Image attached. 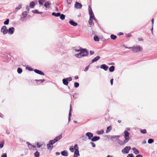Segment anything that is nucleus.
Masks as SVG:
<instances>
[{
  "label": "nucleus",
  "instance_id": "obj_1",
  "mask_svg": "<svg viewBox=\"0 0 157 157\" xmlns=\"http://www.w3.org/2000/svg\"><path fill=\"white\" fill-rule=\"evenodd\" d=\"M88 10L89 14L90 15V19L89 20V23L90 25H91L93 23V20H95V18L94 17V13L90 6H89Z\"/></svg>",
  "mask_w": 157,
  "mask_h": 157
},
{
  "label": "nucleus",
  "instance_id": "obj_2",
  "mask_svg": "<svg viewBox=\"0 0 157 157\" xmlns=\"http://www.w3.org/2000/svg\"><path fill=\"white\" fill-rule=\"evenodd\" d=\"M79 58L87 56L89 52L85 48H82L79 47Z\"/></svg>",
  "mask_w": 157,
  "mask_h": 157
},
{
  "label": "nucleus",
  "instance_id": "obj_3",
  "mask_svg": "<svg viewBox=\"0 0 157 157\" xmlns=\"http://www.w3.org/2000/svg\"><path fill=\"white\" fill-rule=\"evenodd\" d=\"M142 48L140 45H136L133 47L132 52L134 53L139 52L142 51Z\"/></svg>",
  "mask_w": 157,
  "mask_h": 157
},
{
  "label": "nucleus",
  "instance_id": "obj_4",
  "mask_svg": "<svg viewBox=\"0 0 157 157\" xmlns=\"http://www.w3.org/2000/svg\"><path fill=\"white\" fill-rule=\"evenodd\" d=\"M131 149V147L130 146H126L122 151V152L124 154H127L129 152V151Z\"/></svg>",
  "mask_w": 157,
  "mask_h": 157
},
{
  "label": "nucleus",
  "instance_id": "obj_5",
  "mask_svg": "<svg viewBox=\"0 0 157 157\" xmlns=\"http://www.w3.org/2000/svg\"><path fill=\"white\" fill-rule=\"evenodd\" d=\"M72 78L71 77L63 79V84L65 85H67L68 83V81H70L72 80Z\"/></svg>",
  "mask_w": 157,
  "mask_h": 157
},
{
  "label": "nucleus",
  "instance_id": "obj_6",
  "mask_svg": "<svg viewBox=\"0 0 157 157\" xmlns=\"http://www.w3.org/2000/svg\"><path fill=\"white\" fill-rule=\"evenodd\" d=\"M1 31L3 34L5 35L7 33L8 30L7 29L6 26L5 25H4L2 27Z\"/></svg>",
  "mask_w": 157,
  "mask_h": 157
},
{
  "label": "nucleus",
  "instance_id": "obj_7",
  "mask_svg": "<svg viewBox=\"0 0 157 157\" xmlns=\"http://www.w3.org/2000/svg\"><path fill=\"white\" fill-rule=\"evenodd\" d=\"M124 138H125V140L127 141H128L130 139V138L129 137V133L126 130H125L124 132Z\"/></svg>",
  "mask_w": 157,
  "mask_h": 157
},
{
  "label": "nucleus",
  "instance_id": "obj_8",
  "mask_svg": "<svg viewBox=\"0 0 157 157\" xmlns=\"http://www.w3.org/2000/svg\"><path fill=\"white\" fill-rule=\"evenodd\" d=\"M128 142V141L125 140H124V141H122L119 139L117 140L118 143L121 145H123Z\"/></svg>",
  "mask_w": 157,
  "mask_h": 157
},
{
  "label": "nucleus",
  "instance_id": "obj_9",
  "mask_svg": "<svg viewBox=\"0 0 157 157\" xmlns=\"http://www.w3.org/2000/svg\"><path fill=\"white\" fill-rule=\"evenodd\" d=\"M28 13V12L27 11H24L23 12L22 14V15L23 16V17H21L20 20L22 21H23L24 20V18L25 17L27 16Z\"/></svg>",
  "mask_w": 157,
  "mask_h": 157
},
{
  "label": "nucleus",
  "instance_id": "obj_10",
  "mask_svg": "<svg viewBox=\"0 0 157 157\" xmlns=\"http://www.w3.org/2000/svg\"><path fill=\"white\" fill-rule=\"evenodd\" d=\"M86 135L88 137V138L89 140H91L93 136V134L90 132H87L86 133Z\"/></svg>",
  "mask_w": 157,
  "mask_h": 157
},
{
  "label": "nucleus",
  "instance_id": "obj_11",
  "mask_svg": "<svg viewBox=\"0 0 157 157\" xmlns=\"http://www.w3.org/2000/svg\"><path fill=\"white\" fill-rule=\"evenodd\" d=\"M69 24L74 26H76L78 25V23L74 21L73 20H71L69 21Z\"/></svg>",
  "mask_w": 157,
  "mask_h": 157
},
{
  "label": "nucleus",
  "instance_id": "obj_12",
  "mask_svg": "<svg viewBox=\"0 0 157 157\" xmlns=\"http://www.w3.org/2000/svg\"><path fill=\"white\" fill-rule=\"evenodd\" d=\"M100 139V137L98 136H94L91 139V140L93 142L96 141H97L98 140Z\"/></svg>",
  "mask_w": 157,
  "mask_h": 157
},
{
  "label": "nucleus",
  "instance_id": "obj_13",
  "mask_svg": "<svg viewBox=\"0 0 157 157\" xmlns=\"http://www.w3.org/2000/svg\"><path fill=\"white\" fill-rule=\"evenodd\" d=\"M8 30L9 33L12 34L13 33L15 29L13 27H11L9 28Z\"/></svg>",
  "mask_w": 157,
  "mask_h": 157
},
{
  "label": "nucleus",
  "instance_id": "obj_14",
  "mask_svg": "<svg viewBox=\"0 0 157 157\" xmlns=\"http://www.w3.org/2000/svg\"><path fill=\"white\" fill-rule=\"evenodd\" d=\"M100 67L101 68L104 69L105 71H106L108 68V67L105 64L101 65Z\"/></svg>",
  "mask_w": 157,
  "mask_h": 157
},
{
  "label": "nucleus",
  "instance_id": "obj_15",
  "mask_svg": "<svg viewBox=\"0 0 157 157\" xmlns=\"http://www.w3.org/2000/svg\"><path fill=\"white\" fill-rule=\"evenodd\" d=\"M34 71L36 73L39 74V75H44V73L43 72H42V71H41L40 70H37V69H35L34 70Z\"/></svg>",
  "mask_w": 157,
  "mask_h": 157
},
{
  "label": "nucleus",
  "instance_id": "obj_16",
  "mask_svg": "<svg viewBox=\"0 0 157 157\" xmlns=\"http://www.w3.org/2000/svg\"><path fill=\"white\" fill-rule=\"evenodd\" d=\"M100 58L99 56H97L96 57L93 59L91 61V63H94L98 60Z\"/></svg>",
  "mask_w": 157,
  "mask_h": 157
},
{
  "label": "nucleus",
  "instance_id": "obj_17",
  "mask_svg": "<svg viewBox=\"0 0 157 157\" xmlns=\"http://www.w3.org/2000/svg\"><path fill=\"white\" fill-rule=\"evenodd\" d=\"M71 105H70V111L69 112V117H68V122H69L71 120Z\"/></svg>",
  "mask_w": 157,
  "mask_h": 157
},
{
  "label": "nucleus",
  "instance_id": "obj_18",
  "mask_svg": "<svg viewBox=\"0 0 157 157\" xmlns=\"http://www.w3.org/2000/svg\"><path fill=\"white\" fill-rule=\"evenodd\" d=\"M61 155L64 156H67L68 155V153L67 151L66 150H64L61 152Z\"/></svg>",
  "mask_w": 157,
  "mask_h": 157
},
{
  "label": "nucleus",
  "instance_id": "obj_19",
  "mask_svg": "<svg viewBox=\"0 0 157 157\" xmlns=\"http://www.w3.org/2000/svg\"><path fill=\"white\" fill-rule=\"evenodd\" d=\"M26 144H27L29 148V149H32L36 147V146L32 145L29 142H27Z\"/></svg>",
  "mask_w": 157,
  "mask_h": 157
},
{
  "label": "nucleus",
  "instance_id": "obj_20",
  "mask_svg": "<svg viewBox=\"0 0 157 157\" xmlns=\"http://www.w3.org/2000/svg\"><path fill=\"white\" fill-rule=\"evenodd\" d=\"M119 136H111V139L112 140H113L114 139L117 140L119 139Z\"/></svg>",
  "mask_w": 157,
  "mask_h": 157
},
{
  "label": "nucleus",
  "instance_id": "obj_21",
  "mask_svg": "<svg viewBox=\"0 0 157 157\" xmlns=\"http://www.w3.org/2000/svg\"><path fill=\"white\" fill-rule=\"evenodd\" d=\"M51 5V3L49 2H45V4H44V6L46 8H49Z\"/></svg>",
  "mask_w": 157,
  "mask_h": 157
},
{
  "label": "nucleus",
  "instance_id": "obj_22",
  "mask_svg": "<svg viewBox=\"0 0 157 157\" xmlns=\"http://www.w3.org/2000/svg\"><path fill=\"white\" fill-rule=\"evenodd\" d=\"M53 144L51 145V144L49 143V144H47V145L48 149L52 150L53 147Z\"/></svg>",
  "mask_w": 157,
  "mask_h": 157
},
{
  "label": "nucleus",
  "instance_id": "obj_23",
  "mask_svg": "<svg viewBox=\"0 0 157 157\" xmlns=\"http://www.w3.org/2000/svg\"><path fill=\"white\" fill-rule=\"evenodd\" d=\"M132 150L134 151V153L135 154H138L139 153V151L135 147L132 148Z\"/></svg>",
  "mask_w": 157,
  "mask_h": 157
},
{
  "label": "nucleus",
  "instance_id": "obj_24",
  "mask_svg": "<svg viewBox=\"0 0 157 157\" xmlns=\"http://www.w3.org/2000/svg\"><path fill=\"white\" fill-rule=\"evenodd\" d=\"M78 149H76L75 151L74 154V157H78Z\"/></svg>",
  "mask_w": 157,
  "mask_h": 157
},
{
  "label": "nucleus",
  "instance_id": "obj_25",
  "mask_svg": "<svg viewBox=\"0 0 157 157\" xmlns=\"http://www.w3.org/2000/svg\"><path fill=\"white\" fill-rule=\"evenodd\" d=\"M52 15L53 16L58 17L60 15V13H57L53 12L52 13Z\"/></svg>",
  "mask_w": 157,
  "mask_h": 157
},
{
  "label": "nucleus",
  "instance_id": "obj_26",
  "mask_svg": "<svg viewBox=\"0 0 157 157\" xmlns=\"http://www.w3.org/2000/svg\"><path fill=\"white\" fill-rule=\"evenodd\" d=\"M62 137V135H60L59 136L56 137L54 139L56 140V141L57 142Z\"/></svg>",
  "mask_w": 157,
  "mask_h": 157
},
{
  "label": "nucleus",
  "instance_id": "obj_27",
  "mask_svg": "<svg viewBox=\"0 0 157 157\" xmlns=\"http://www.w3.org/2000/svg\"><path fill=\"white\" fill-rule=\"evenodd\" d=\"M115 69V67L113 66H111L109 69V70L110 72H113Z\"/></svg>",
  "mask_w": 157,
  "mask_h": 157
},
{
  "label": "nucleus",
  "instance_id": "obj_28",
  "mask_svg": "<svg viewBox=\"0 0 157 157\" xmlns=\"http://www.w3.org/2000/svg\"><path fill=\"white\" fill-rule=\"evenodd\" d=\"M112 128L111 126H108V127H107V130L106 131V133H107L108 132H109L111 130Z\"/></svg>",
  "mask_w": 157,
  "mask_h": 157
},
{
  "label": "nucleus",
  "instance_id": "obj_29",
  "mask_svg": "<svg viewBox=\"0 0 157 157\" xmlns=\"http://www.w3.org/2000/svg\"><path fill=\"white\" fill-rule=\"evenodd\" d=\"M35 6V3L33 2H31L29 4V6L30 8H33Z\"/></svg>",
  "mask_w": 157,
  "mask_h": 157
},
{
  "label": "nucleus",
  "instance_id": "obj_30",
  "mask_svg": "<svg viewBox=\"0 0 157 157\" xmlns=\"http://www.w3.org/2000/svg\"><path fill=\"white\" fill-rule=\"evenodd\" d=\"M59 16L60 19L62 20H64L65 18V16L63 14H60V15Z\"/></svg>",
  "mask_w": 157,
  "mask_h": 157
},
{
  "label": "nucleus",
  "instance_id": "obj_31",
  "mask_svg": "<svg viewBox=\"0 0 157 157\" xmlns=\"http://www.w3.org/2000/svg\"><path fill=\"white\" fill-rule=\"evenodd\" d=\"M104 132L103 130H102L101 131H98L97 132V133L98 135H101L103 134Z\"/></svg>",
  "mask_w": 157,
  "mask_h": 157
},
{
  "label": "nucleus",
  "instance_id": "obj_32",
  "mask_svg": "<svg viewBox=\"0 0 157 157\" xmlns=\"http://www.w3.org/2000/svg\"><path fill=\"white\" fill-rule=\"evenodd\" d=\"M94 37L95 41L98 42L99 41V39L98 36H95Z\"/></svg>",
  "mask_w": 157,
  "mask_h": 157
},
{
  "label": "nucleus",
  "instance_id": "obj_33",
  "mask_svg": "<svg viewBox=\"0 0 157 157\" xmlns=\"http://www.w3.org/2000/svg\"><path fill=\"white\" fill-rule=\"evenodd\" d=\"M110 37L112 40H115L117 38V36L113 34H111L110 35Z\"/></svg>",
  "mask_w": 157,
  "mask_h": 157
},
{
  "label": "nucleus",
  "instance_id": "obj_34",
  "mask_svg": "<svg viewBox=\"0 0 157 157\" xmlns=\"http://www.w3.org/2000/svg\"><path fill=\"white\" fill-rule=\"evenodd\" d=\"M56 141L55 139L52 140H50L49 141V142L51 145L55 143Z\"/></svg>",
  "mask_w": 157,
  "mask_h": 157
},
{
  "label": "nucleus",
  "instance_id": "obj_35",
  "mask_svg": "<svg viewBox=\"0 0 157 157\" xmlns=\"http://www.w3.org/2000/svg\"><path fill=\"white\" fill-rule=\"evenodd\" d=\"M4 141H3L2 142H0V148H2L4 146Z\"/></svg>",
  "mask_w": 157,
  "mask_h": 157
},
{
  "label": "nucleus",
  "instance_id": "obj_36",
  "mask_svg": "<svg viewBox=\"0 0 157 157\" xmlns=\"http://www.w3.org/2000/svg\"><path fill=\"white\" fill-rule=\"evenodd\" d=\"M22 69L20 68H18L17 69V72L19 74H20L22 72Z\"/></svg>",
  "mask_w": 157,
  "mask_h": 157
},
{
  "label": "nucleus",
  "instance_id": "obj_37",
  "mask_svg": "<svg viewBox=\"0 0 157 157\" xmlns=\"http://www.w3.org/2000/svg\"><path fill=\"white\" fill-rule=\"evenodd\" d=\"M40 155L39 152L38 151H36L34 153V155L36 157H39Z\"/></svg>",
  "mask_w": 157,
  "mask_h": 157
},
{
  "label": "nucleus",
  "instance_id": "obj_38",
  "mask_svg": "<svg viewBox=\"0 0 157 157\" xmlns=\"http://www.w3.org/2000/svg\"><path fill=\"white\" fill-rule=\"evenodd\" d=\"M22 7V5L21 4H20L17 7H16L15 8V10H19Z\"/></svg>",
  "mask_w": 157,
  "mask_h": 157
},
{
  "label": "nucleus",
  "instance_id": "obj_39",
  "mask_svg": "<svg viewBox=\"0 0 157 157\" xmlns=\"http://www.w3.org/2000/svg\"><path fill=\"white\" fill-rule=\"evenodd\" d=\"M153 142L154 140L153 139H149L148 140V143L150 144H151Z\"/></svg>",
  "mask_w": 157,
  "mask_h": 157
},
{
  "label": "nucleus",
  "instance_id": "obj_40",
  "mask_svg": "<svg viewBox=\"0 0 157 157\" xmlns=\"http://www.w3.org/2000/svg\"><path fill=\"white\" fill-rule=\"evenodd\" d=\"M73 52L74 53H76V52H78V49H76L75 48H73L72 49Z\"/></svg>",
  "mask_w": 157,
  "mask_h": 157
},
{
  "label": "nucleus",
  "instance_id": "obj_41",
  "mask_svg": "<svg viewBox=\"0 0 157 157\" xmlns=\"http://www.w3.org/2000/svg\"><path fill=\"white\" fill-rule=\"evenodd\" d=\"M73 96L74 98H78V95L77 94H73Z\"/></svg>",
  "mask_w": 157,
  "mask_h": 157
},
{
  "label": "nucleus",
  "instance_id": "obj_42",
  "mask_svg": "<svg viewBox=\"0 0 157 157\" xmlns=\"http://www.w3.org/2000/svg\"><path fill=\"white\" fill-rule=\"evenodd\" d=\"M9 22V19H7L4 22V24L5 25H8Z\"/></svg>",
  "mask_w": 157,
  "mask_h": 157
},
{
  "label": "nucleus",
  "instance_id": "obj_43",
  "mask_svg": "<svg viewBox=\"0 0 157 157\" xmlns=\"http://www.w3.org/2000/svg\"><path fill=\"white\" fill-rule=\"evenodd\" d=\"M140 132L142 133L145 134L146 133L147 131L146 129H144L143 130L141 129L140 130Z\"/></svg>",
  "mask_w": 157,
  "mask_h": 157
},
{
  "label": "nucleus",
  "instance_id": "obj_44",
  "mask_svg": "<svg viewBox=\"0 0 157 157\" xmlns=\"http://www.w3.org/2000/svg\"><path fill=\"white\" fill-rule=\"evenodd\" d=\"M75 7L76 8H78V2H76L75 5Z\"/></svg>",
  "mask_w": 157,
  "mask_h": 157
},
{
  "label": "nucleus",
  "instance_id": "obj_45",
  "mask_svg": "<svg viewBox=\"0 0 157 157\" xmlns=\"http://www.w3.org/2000/svg\"><path fill=\"white\" fill-rule=\"evenodd\" d=\"M69 149L71 152H73L74 151V149L72 147H71L69 148Z\"/></svg>",
  "mask_w": 157,
  "mask_h": 157
},
{
  "label": "nucleus",
  "instance_id": "obj_46",
  "mask_svg": "<svg viewBox=\"0 0 157 157\" xmlns=\"http://www.w3.org/2000/svg\"><path fill=\"white\" fill-rule=\"evenodd\" d=\"M26 70H29V71H33V70L32 68H30V67H26Z\"/></svg>",
  "mask_w": 157,
  "mask_h": 157
},
{
  "label": "nucleus",
  "instance_id": "obj_47",
  "mask_svg": "<svg viewBox=\"0 0 157 157\" xmlns=\"http://www.w3.org/2000/svg\"><path fill=\"white\" fill-rule=\"evenodd\" d=\"M90 144H91L92 146L93 147H95L96 145H95V144L94 143H93V142H90Z\"/></svg>",
  "mask_w": 157,
  "mask_h": 157
},
{
  "label": "nucleus",
  "instance_id": "obj_48",
  "mask_svg": "<svg viewBox=\"0 0 157 157\" xmlns=\"http://www.w3.org/2000/svg\"><path fill=\"white\" fill-rule=\"evenodd\" d=\"M75 86L76 87H78V83L76 82L74 83Z\"/></svg>",
  "mask_w": 157,
  "mask_h": 157
},
{
  "label": "nucleus",
  "instance_id": "obj_49",
  "mask_svg": "<svg viewBox=\"0 0 157 157\" xmlns=\"http://www.w3.org/2000/svg\"><path fill=\"white\" fill-rule=\"evenodd\" d=\"M36 81H41V82H44L45 81V80L44 79H39V80H35Z\"/></svg>",
  "mask_w": 157,
  "mask_h": 157
},
{
  "label": "nucleus",
  "instance_id": "obj_50",
  "mask_svg": "<svg viewBox=\"0 0 157 157\" xmlns=\"http://www.w3.org/2000/svg\"><path fill=\"white\" fill-rule=\"evenodd\" d=\"M32 12H33L34 13H38V10H32Z\"/></svg>",
  "mask_w": 157,
  "mask_h": 157
},
{
  "label": "nucleus",
  "instance_id": "obj_51",
  "mask_svg": "<svg viewBox=\"0 0 157 157\" xmlns=\"http://www.w3.org/2000/svg\"><path fill=\"white\" fill-rule=\"evenodd\" d=\"M127 157H134V156L132 154H130L128 155Z\"/></svg>",
  "mask_w": 157,
  "mask_h": 157
},
{
  "label": "nucleus",
  "instance_id": "obj_52",
  "mask_svg": "<svg viewBox=\"0 0 157 157\" xmlns=\"http://www.w3.org/2000/svg\"><path fill=\"white\" fill-rule=\"evenodd\" d=\"M38 2L39 4L40 5H42L43 4V2L41 0H39L38 1Z\"/></svg>",
  "mask_w": 157,
  "mask_h": 157
},
{
  "label": "nucleus",
  "instance_id": "obj_53",
  "mask_svg": "<svg viewBox=\"0 0 157 157\" xmlns=\"http://www.w3.org/2000/svg\"><path fill=\"white\" fill-rule=\"evenodd\" d=\"M7 154L6 153L3 154L2 155L1 157H7Z\"/></svg>",
  "mask_w": 157,
  "mask_h": 157
},
{
  "label": "nucleus",
  "instance_id": "obj_54",
  "mask_svg": "<svg viewBox=\"0 0 157 157\" xmlns=\"http://www.w3.org/2000/svg\"><path fill=\"white\" fill-rule=\"evenodd\" d=\"M78 145L77 144H75L74 146V149H75L76 150V149H78Z\"/></svg>",
  "mask_w": 157,
  "mask_h": 157
},
{
  "label": "nucleus",
  "instance_id": "obj_55",
  "mask_svg": "<svg viewBox=\"0 0 157 157\" xmlns=\"http://www.w3.org/2000/svg\"><path fill=\"white\" fill-rule=\"evenodd\" d=\"M89 66H88L86 67L85 68V69H84V71H86L88 70V69H89Z\"/></svg>",
  "mask_w": 157,
  "mask_h": 157
},
{
  "label": "nucleus",
  "instance_id": "obj_56",
  "mask_svg": "<svg viewBox=\"0 0 157 157\" xmlns=\"http://www.w3.org/2000/svg\"><path fill=\"white\" fill-rule=\"evenodd\" d=\"M72 0H67V2L68 4H70L72 2Z\"/></svg>",
  "mask_w": 157,
  "mask_h": 157
},
{
  "label": "nucleus",
  "instance_id": "obj_57",
  "mask_svg": "<svg viewBox=\"0 0 157 157\" xmlns=\"http://www.w3.org/2000/svg\"><path fill=\"white\" fill-rule=\"evenodd\" d=\"M90 55H92L94 54V52L93 51H90Z\"/></svg>",
  "mask_w": 157,
  "mask_h": 157
},
{
  "label": "nucleus",
  "instance_id": "obj_58",
  "mask_svg": "<svg viewBox=\"0 0 157 157\" xmlns=\"http://www.w3.org/2000/svg\"><path fill=\"white\" fill-rule=\"evenodd\" d=\"M132 36V35L131 34H128L126 36V37H130L131 36Z\"/></svg>",
  "mask_w": 157,
  "mask_h": 157
},
{
  "label": "nucleus",
  "instance_id": "obj_59",
  "mask_svg": "<svg viewBox=\"0 0 157 157\" xmlns=\"http://www.w3.org/2000/svg\"><path fill=\"white\" fill-rule=\"evenodd\" d=\"M26 9L28 12H29V6H26ZM28 13L29 12H28Z\"/></svg>",
  "mask_w": 157,
  "mask_h": 157
},
{
  "label": "nucleus",
  "instance_id": "obj_60",
  "mask_svg": "<svg viewBox=\"0 0 157 157\" xmlns=\"http://www.w3.org/2000/svg\"><path fill=\"white\" fill-rule=\"evenodd\" d=\"M36 145H37L38 148H40L41 146V145H40L39 143L38 142H37V143Z\"/></svg>",
  "mask_w": 157,
  "mask_h": 157
},
{
  "label": "nucleus",
  "instance_id": "obj_61",
  "mask_svg": "<svg viewBox=\"0 0 157 157\" xmlns=\"http://www.w3.org/2000/svg\"><path fill=\"white\" fill-rule=\"evenodd\" d=\"M136 157H143L142 155L140 154L137 155Z\"/></svg>",
  "mask_w": 157,
  "mask_h": 157
},
{
  "label": "nucleus",
  "instance_id": "obj_62",
  "mask_svg": "<svg viewBox=\"0 0 157 157\" xmlns=\"http://www.w3.org/2000/svg\"><path fill=\"white\" fill-rule=\"evenodd\" d=\"M113 79H111L110 80V83H111V84L112 85L113 84Z\"/></svg>",
  "mask_w": 157,
  "mask_h": 157
},
{
  "label": "nucleus",
  "instance_id": "obj_63",
  "mask_svg": "<svg viewBox=\"0 0 157 157\" xmlns=\"http://www.w3.org/2000/svg\"><path fill=\"white\" fill-rule=\"evenodd\" d=\"M124 47L126 48H128V49H132V48H133V47H126V46H125Z\"/></svg>",
  "mask_w": 157,
  "mask_h": 157
},
{
  "label": "nucleus",
  "instance_id": "obj_64",
  "mask_svg": "<svg viewBox=\"0 0 157 157\" xmlns=\"http://www.w3.org/2000/svg\"><path fill=\"white\" fill-rule=\"evenodd\" d=\"M138 40L139 41H143V39L142 38H138Z\"/></svg>",
  "mask_w": 157,
  "mask_h": 157
}]
</instances>
